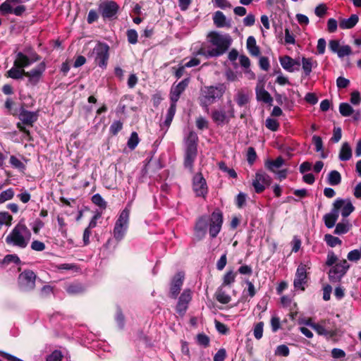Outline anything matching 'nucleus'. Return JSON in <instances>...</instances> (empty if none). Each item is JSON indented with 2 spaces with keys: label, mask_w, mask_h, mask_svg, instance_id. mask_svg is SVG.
<instances>
[{
  "label": "nucleus",
  "mask_w": 361,
  "mask_h": 361,
  "mask_svg": "<svg viewBox=\"0 0 361 361\" xmlns=\"http://www.w3.org/2000/svg\"><path fill=\"white\" fill-rule=\"evenodd\" d=\"M223 214L219 209L214 210L210 215L200 216L195 223V235L198 240L203 239L207 232L211 238H215L221 230Z\"/></svg>",
  "instance_id": "nucleus-1"
},
{
  "label": "nucleus",
  "mask_w": 361,
  "mask_h": 361,
  "mask_svg": "<svg viewBox=\"0 0 361 361\" xmlns=\"http://www.w3.org/2000/svg\"><path fill=\"white\" fill-rule=\"evenodd\" d=\"M209 42L214 48H201L199 54L209 57H216L224 54L231 44L232 39L229 35H222L216 32L208 35Z\"/></svg>",
  "instance_id": "nucleus-2"
},
{
  "label": "nucleus",
  "mask_w": 361,
  "mask_h": 361,
  "mask_svg": "<svg viewBox=\"0 0 361 361\" xmlns=\"http://www.w3.org/2000/svg\"><path fill=\"white\" fill-rule=\"evenodd\" d=\"M31 238V233L23 220L13 228L6 238L8 245L23 249L26 247Z\"/></svg>",
  "instance_id": "nucleus-3"
},
{
  "label": "nucleus",
  "mask_w": 361,
  "mask_h": 361,
  "mask_svg": "<svg viewBox=\"0 0 361 361\" xmlns=\"http://www.w3.org/2000/svg\"><path fill=\"white\" fill-rule=\"evenodd\" d=\"M225 91L226 86L224 84L203 87L200 90V94L198 98L200 105L204 108L206 111H208L209 106L217 99H221Z\"/></svg>",
  "instance_id": "nucleus-4"
},
{
  "label": "nucleus",
  "mask_w": 361,
  "mask_h": 361,
  "mask_svg": "<svg viewBox=\"0 0 361 361\" xmlns=\"http://www.w3.org/2000/svg\"><path fill=\"white\" fill-rule=\"evenodd\" d=\"M130 207L128 204L125 209L120 212L115 223L113 235L117 241H121L127 232L130 220Z\"/></svg>",
  "instance_id": "nucleus-5"
},
{
  "label": "nucleus",
  "mask_w": 361,
  "mask_h": 361,
  "mask_svg": "<svg viewBox=\"0 0 361 361\" xmlns=\"http://www.w3.org/2000/svg\"><path fill=\"white\" fill-rule=\"evenodd\" d=\"M349 268L350 265L345 259L337 262L329 271V281L331 283L339 282Z\"/></svg>",
  "instance_id": "nucleus-6"
},
{
  "label": "nucleus",
  "mask_w": 361,
  "mask_h": 361,
  "mask_svg": "<svg viewBox=\"0 0 361 361\" xmlns=\"http://www.w3.org/2000/svg\"><path fill=\"white\" fill-rule=\"evenodd\" d=\"M119 6L114 1H103L98 6V12L104 19L116 18Z\"/></svg>",
  "instance_id": "nucleus-7"
},
{
  "label": "nucleus",
  "mask_w": 361,
  "mask_h": 361,
  "mask_svg": "<svg viewBox=\"0 0 361 361\" xmlns=\"http://www.w3.org/2000/svg\"><path fill=\"white\" fill-rule=\"evenodd\" d=\"M109 46L104 43L97 44L93 49L92 54L94 55L95 63L102 68L106 66L109 59Z\"/></svg>",
  "instance_id": "nucleus-8"
},
{
  "label": "nucleus",
  "mask_w": 361,
  "mask_h": 361,
  "mask_svg": "<svg viewBox=\"0 0 361 361\" xmlns=\"http://www.w3.org/2000/svg\"><path fill=\"white\" fill-rule=\"evenodd\" d=\"M36 274L31 270H25L18 276L20 288L24 291L33 290L35 286Z\"/></svg>",
  "instance_id": "nucleus-9"
},
{
  "label": "nucleus",
  "mask_w": 361,
  "mask_h": 361,
  "mask_svg": "<svg viewBox=\"0 0 361 361\" xmlns=\"http://www.w3.org/2000/svg\"><path fill=\"white\" fill-rule=\"evenodd\" d=\"M21 3L20 0H6L0 6V11L2 14L13 13L16 16H20L25 11V6L16 5Z\"/></svg>",
  "instance_id": "nucleus-10"
},
{
  "label": "nucleus",
  "mask_w": 361,
  "mask_h": 361,
  "mask_svg": "<svg viewBox=\"0 0 361 361\" xmlns=\"http://www.w3.org/2000/svg\"><path fill=\"white\" fill-rule=\"evenodd\" d=\"M46 70L45 62H41L37 67L29 71H25V76L27 78V85L35 86L40 81Z\"/></svg>",
  "instance_id": "nucleus-11"
},
{
  "label": "nucleus",
  "mask_w": 361,
  "mask_h": 361,
  "mask_svg": "<svg viewBox=\"0 0 361 361\" xmlns=\"http://www.w3.org/2000/svg\"><path fill=\"white\" fill-rule=\"evenodd\" d=\"M271 183V178L263 171H257L252 180V186L257 193L262 192Z\"/></svg>",
  "instance_id": "nucleus-12"
},
{
  "label": "nucleus",
  "mask_w": 361,
  "mask_h": 361,
  "mask_svg": "<svg viewBox=\"0 0 361 361\" xmlns=\"http://www.w3.org/2000/svg\"><path fill=\"white\" fill-rule=\"evenodd\" d=\"M333 207L338 211V214L341 211V215L344 218L348 217L355 210L350 199L337 198L333 203Z\"/></svg>",
  "instance_id": "nucleus-13"
},
{
  "label": "nucleus",
  "mask_w": 361,
  "mask_h": 361,
  "mask_svg": "<svg viewBox=\"0 0 361 361\" xmlns=\"http://www.w3.org/2000/svg\"><path fill=\"white\" fill-rule=\"evenodd\" d=\"M40 60L39 56L33 52L30 54V57H28L22 52H18L16 54V59L14 60L13 65L18 68L24 69V68L30 66L32 63L37 62Z\"/></svg>",
  "instance_id": "nucleus-14"
},
{
  "label": "nucleus",
  "mask_w": 361,
  "mask_h": 361,
  "mask_svg": "<svg viewBox=\"0 0 361 361\" xmlns=\"http://www.w3.org/2000/svg\"><path fill=\"white\" fill-rule=\"evenodd\" d=\"M234 116V110L232 106L228 114L224 109L214 110L212 113V118L218 126L228 123L230 118Z\"/></svg>",
  "instance_id": "nucleus-15"
},
{
  "label": "nucleus",
  "mask_w": 361,
  "mask_h": 361,
  "mask_svg": "<svg viewBox=\"0 0 361 361\" xmlns=\"http://www.w3.org/2000/svg\"><path fill=\"white\" fill-rule=\"evenodd\" d=\"M189 78H185L178 82L176 86H173L170 92L171 103L176 104L180 94L185 91L189 84Z\"/></svg>",
  "instance_id": "nucleus-16"
},
{
  "label": "nucleus",
  "mask_w": 361,
  "mask_h": 361,
  "mask_svg": "<svg viewBox=\"0 0 361 361\" xmlns=\"http://www.w3.org/2000/svg\"><path fill=\"white\" fill-rule=\"evenodd\" d=\"M184 274L182 272L177 273L172 279L170 288V297L176 298L179 294L183 283Z\"/></svg>",
  "instance_id": "nucleus-17"
},
{
  "label": "nucleus",
  "mask_w": 361,
  "mask_h": 361,
  "mask_svg": "<svg viewBox=\"0 0 361 361\" xmlns=\"http://www.w3.org/2000/svg\"><path fill=\"white\" fill-rule=\"evenodd\" d=\"M193 189L197 196H204L207 193L206 180L201 173H197L194 176Z\"/></svg>",
  "instance_id": "nucleus-18"
},
{
  "label": "nucleus",
  "mask_w": 361,
  "mask_h": 361,
  "mask_svg": "<svg viewBox=\"0 0 361 361\" xmlns=\"http://www.w3.org/2000/svg\"><path fill=\"white\" fill-rule=\"evenodd\" d=\"M307 279V268L306 265L303 264H300L296 271L295 277L294 279V286L296 288H300L301 290H304L305 288L303 285L306 283Z\"/></svg>",
  "instance_id": "nucleus-19"
},
{
  "label": "nucleus",
  "mask_w": 361,
  "mask_h": 361,
  "mask_svg": "<svg viewBox=\"0 0 361 361\" xmlns=\"http://www.w3.org/2000/svg\"><path fill=\"white\" fill-rule=\"evenodd\" d=\"M197 148L185 147V157H184V166L188 169L190 171H192L193 163L197 157Z\"/></svg>",
  "instance_id": "nucleus-20"
},
{
  "label": "nucleus",
  "mask_w": 361,
  "mask_h": 361,
  "mask_svg": "<svg viewBox=\"0 0 361 361\" xmlns=\"http://www.w3.org/2000/svg\"><path fill=\"white\" fill-rule=\"evenodd\" d=\"M37 111L22 109L19 114V119L22 121L23 124L30 126H32L33 123L37 120Z\"/></svg>",
  "instance_id": "nucleus-21"
},
{
  "label": "nucleus",
  "mask_w": 361,
  "mask_h": 361,
  "mask_svg": "<svg viewBox=\"0 0 361 361\" xmlns=\"http://www.w3.org/2000/svg\"><path fill=\"white\" fill-rule=\"evenodd\" d=\"M279 61L283 68L290 73L295 70L294 68L295 66H299L300 65L299 61L293 59L288 56L280 57Z\"/></svg>",
  "instance_id": "nucleus-22"
},
{
  "label": "nucleus",
  "mask_w": 361,
  "mask_h": 361,
  "mask_svg": "<svg viewBox=\"0 0 361 361\" xmlns=\"http://www.w3.org/2000/svg\"><path fill=\"white\" fill-rule=\"evenodd\" d=\"M359 17L356 14H353L348 18H342L339 21V26L341 29H351L358 23Z\"/></svg>",
  "instance_id": "nucleus-23"
},
{
  "label": "nucleus",
  "mask_w": 361,
  "mask_h": 361,
  "mask_svg": "<svg viewBox=\"0 0 361 361\" xmlns=\"http://www.w3.org/2000/svg\"><path fill=\"white\" fill-rule=\"evenodd\" d=\"M352 155L353 152L350 144L347 142H343L339 151L338 159L342 161H346L351 159Z\"/></svg>",
  "instance_id": "nucleus-24"
},
{
  "label": "nucleus",
  "mask_w": 361,
  "mask_h": 361,
  "mask_svg": "<svg viewBox=\"0 0 361 361\" xmlns=\"http://www.w3.org/2000/svg\"><path fill=\"white\" fill-rule=\"evenodd\" d=\"M338 216V211L335 210L333 207L331 212L326 214L323 217L325 226L328 228H333L336 224Z\"/></svg>",
  "instance_id": "nucleus-25"
},
{
  "label": "nucleus",
  "mask_w": 361,
  "mask_h": 361,
  "mask_svg": "<svg viewBox=\"0 0 361 361\" xmlns=\"http://www.w3.org/2000/svg\"><path fill=\"white\" fill-rule=\"evenodd\" d=\"M302 68L304 71V73L306 76H308L313 68L317 66V63L316 61L313 60L312 58H302Z\"/></svg>",
  "instance_id": "nucleus-26"
},
{
  "label": "nucleus",
  "mask_w": 361,
  "mask_h": 361,
  "mask_svg": "<svg viewBox=\"0 0 361 361\" xmlns=\"http://www.w3.org/2000/svg\"><path fill=\"white\" fill-rule=\"evenodd\" d=\"M247 49L249 53L254 56H258L260 54L259 47L256 44L255 38L250 36L247 39Z\"/></svg>",
  "instance_id": "nucleus-27"
},
{
  "label": "nucleus",
  "mask_w": 361,
  "mask_h": 361,
  "mask_svg": "<svg viewBox=\"0 0 361 361\" xmlns=\"http://www.w3.org/2000/svg\"><path fill=\"white\" fill-rule=\"evenodd\" d=\"M235 100L239 106L246 105L250 101V95L245 90H239L235 96Z\"/></svg>",
  "instance_id": "nucleus-28"
},
{
  "label": "nucleus",
  "mask_w": 361,
  "mask_h": 361,
  "mask_svg": "<svg viewBox=\"0 0 361 361\" xmlns=\"http://www.w3.org/2000/svg\"><path fill=\"white\" fill-rule=\"evenodd\" d=\"M283 164V159L281 157H279L275 160H267L265 162V166L268 170L275 172V170L281 167Z\"/></svg>",
  "instance_id": "nucleus-29"
},
{
  "label": "nucleus",
  "mask_w": 361,
  "mask_h": 361,
  "mask_svg": "<svg viewBox=\"0 0 361 361\" xmlns=\"http://www.w3.org/2000/svg\"><path fill=\"white\" fill-rule=\"evenodd\" d=\"M25 71L24 69H22L21 68H18L17 66H15L13 65V67H12L8 72H7V76L13 78V79H21L23 76H25Z\"/></svg>",
  "instance_id": "nucleus-30"
},
{
  "label": "nucleus",
  "mask_w": 361,
  "mask_h": 361,
  "mask_svg": "<svg viewBox=\"0 0 361 361\" xmlns=\"http://www.w3.org/2000/svg\"><path fill=\"white\" fill-rule=\"evenodd\" d=\"M327 181L331 185H338L341 182L340 173L336 170L330 171L327 177Z\"/></svg>",
  "instance_id": "nucleus-31"
},
{
  "label": "nucleus",
  "mask_w": 361,
  "mask_h": 361,
  "mask_svg": "<svg viewBox=\"0 0 361 361\" xmlns=\"http://www.w3.org/2000/svg\"><path fill=\"white\" fill-rule=\"evenodd\" d=\"M351 227V225L348 220H344L336 224L334 233L336 235H341L348 232Z\"/></svg>",
  "instance_id": "nucleus-32"
},
{
  "label": "nucleus",
  "mask_w": 361,
  "mask_h": 361,
  "mask_svg": "<svg viewBox=\"0 0 361 361\" xmlns=\"http://www.w3.org/2000/svg\"><path fill=\"white\" fill-rule=\"evenodd\" d=\"M256 95L257 100L262 101L264 103L269 104L272 102L270 94L263 88L257 89Z\"/></svg>",
  "instance_id": "nucleus-33"
},
{
  "label": "nucleus",
  "mask_w": 361,
  "mask_h": 361,
  "mask_svg": "<svg viewBox=\"0 0 361 361\" xmlns=\"http://www.w3.org/2000/svg\"><path fill=\"white\" fill-rule=\"evenodd\" d=\"M176 104L171 103L170 107L168 109L166 119L164 122V126H165L167 128L170 126L173 116L176 114Z\"/></svg>",
  "instance_id": "nucleus-34"
},
{
  "label": "nucleus",
  "mask_w": 361,
  "mask_h": 361,
  "mask_svg": "<svg viewBox=\"0 0 361 361\" xmlns=\"http://www.w3.org/2000/svg\"><path fill=\"white\" fill-rule=\"evenodd\" d=\"M214 23L218 27H222L226 25V16L221 11H216L214 15Z\"/></svg>",
  "instance_id": "nucleus-35"
},
{
  "label": "nucleus",
  "mask_w": 361,
  "mask_h": 361,
  "mask_svg": "<svg viewBox=\"0 0 361 361\" xmlns=\"http://www.w3.org/2000/svg\"><path fill=\"white\" fill-rule=\"evenodd\" d=\"M198 137L196 133L190 131L185 140V147H197Z\"/></svg>",
  "instance_id": "nucleus-36"
},
{
  "label": "nucleus",
  "mask_w": 361,
  "mask_h": 361,
  "mask_svg": "<svg viewBox=\"0 0 361 361\" xmlns=\"http://www.w3.org/2000/svg\"><path fill=\"white\" fill-rule=\"evenodd\" d=\"M312 141L315 146V151L317 152H322L321 157L322 159H325L326 157V156L323 152V142H322V138L319 136L314 135L312 137Z\"/></svg>",
  "instance_id": "nucleus-37"
},
{
  "label": "nucleus",
  "mask_w": 361,
  "mask_h": 361,
  "mask_svg": "<svg viewBox=\"0 0 361 361\" xmlns=\"http://www.w3.org/2000/svg\"><path fill=\"white\" fill-rule=\"evenodd\" d=\"M15 195L13 189L8 188L0 193V204H2L8 200L13 199Z\"/></svg>",
  "instance_id": "nucleus-38"
},
{
  "label": "nucleus",
  "mask_w": 361,
  "mask_h": 361,
  "mask_svg": "<svg viewBox=\"0 0 361 361\" xmlns=\"http://www.w3.org/2000/svg\"><path fill=\"white\" fill-rule=\"evenodd\" d=\"M191 299H192L191 290L190 289H185L181 293L178 302H180V303L188 306V304L190 302Z\"/></svg>",
  "instance_id": "nucleus-39"
},
{
  "label": "nucleus",
  "mask_w": 361,
  "mask_h": 361,
  "mask_svg": "<svg viewBox=\"0 0 361 361\" xmlns=\"http://www.w3.org/2000/svg\"><path fill=\"white\" fill-rule=\"evenodd\" d=\"M339 112L343 116H350L353 113V109L348 103H341L339 105Z\"/></svg>",
  "instance_id": "nucleus-40"
},
{
  "label": "nucleus",
  "mask_w": 361,
  "mask_h": 361,
  "mask_svg": "<svg viewBox=\"0 0 361 361\" xmlns=\"http://www.w3.org/2000/svg\"><path fill=\"white\" fill-rule=\"evenodd\" d=\"M216 298L222 304H227L231 301V297L222 290L221 288L219 289L216 293Z\"/></svg>",
  "instance_id": "nucleus-41"
},
{
  "label": "nucleus",
  "mask_w": 361,
  "mask_h": 361,
  "mask_svg": "<svg viewBox=\"0 0 361 361\" xmlns=\"http://www.w3.org/2000/svg\"><path fill=\"white\" fill-rule=\"evenodd\" d=\"M324 240L326 244L331 247L342 243V241L338 237H335L331 234H326L324 236Z\"/></svg>",
  "instance_id": "nucleus-42"
},
{
  "label": "nucleus",
  "mask_w": 361,
  "mask_h": 361,
  "mask_svg": "<svg viewBox=\"0 0 361 361\" xmlns=\"http://www.w3.org/2000/svg\"><path fill=\"white\" fill-rule=\"evenodd\" d=\"M92 202L100 207L101 209H106L107 204L106 202L99 194H95L92 197Z\"/></svg>",
  "instance_id": "nucleus-43"
},
{
  "label": "nucleus",
  "mask_w": 361,
  "mask_h": 361,
  "mask_svg": "<svg viewBox=\"0 0 361 361\" xmlns=\"http://www.w3.org/2000/svg\"><path fill=\"white\" fill-rule=\"evenodd\" d=\"M347 258L350 262H357L361 259V247L359 249H355L348 252Z\"/></svg>",
  "instance_id": "nucleus-44"
},
{
  "label": "nucleus",
  "mask_w": 361,
  "mask_h": 361,
  "mask_svg": "<svg viewBox=\"0 0 361 361\" xmlns=\"http://www.w3.org/2000/svg\"><path fill=\"white\" fill-rule=\"evenodd\" d=\"M236 273L229 271L224 276L223 286H229L235 281Z\"/></svg>",
  "instance_id": "nucleus-45"
},
{
  "label": "nucleus",
  "mask_w": 361,
  "mask_h": 361,
  "mask_svg": "<svg viewBox=\"0 0 361 361\" xmlns=\"http://www.w3.org/2000/svg\"><path fill=\"white\" fill-rule=\"evenodd\" d=\"M139 143L138 135L135 132H133L130 135V138L128 140V147L130 149H134Z\"/></svg>",
  "instance_id": "nucleus-46"
},
{
  "label": "nucleus",
  "mask_w": 361,
  "mask_h": 361,
  "mask_svg": "<svg viewBox=\"0 0 361 361\" xmlns=\"http://www.w3.org/2000/svg\"><path fill=\"white\" fill-rule=\"evenodd\" d=\"M266 127L271 131H276L279 128V122L274 118H268L265 121Z\"/></svg>",
  "instance_id": "nucleus-47"
},
{
  "label": "nucleus",
  "mask_w": 361,
  "mask_h": 361,
  "mask_svg": "<svg viewBox=\"0 0 361 361\" xmlns=\"http://www.w3.org/2000/svg\"><path fill=\"white\" fill-rule=\"evenodd\" d=\"M263 326L264 323L259 322L254 327L253 334L255 338L257 340L260 339L263 336Z\"/></svg>",
  "instance_id": "nucleus-48"
},
{
  "label": "nucleus",
  "mask_w": 361,
  "mask_h": 361,
  "mask_svg": "<svg viewBox=\"0 0 361 361\" xmlns=\"http://www.w3.org/2000/svg\"><path fill=\"white\" fill-rule=\"evenodd\" d=\"M197 342L199 345L207 347L209 345V338L204 334H199L197 335Z\"/></svg>",
  "instance_id": "nucleus-49"
},
{
  "label": "nucleus",
  "mask_w": 361,
  "mask_h": 361,
  "mask_svg": "<svg viewBox=\"0 0 361 361\" xmlns=\"http://www.w3.org/2000/svg\"><path fill=\"white\" fill-rule=\"evenodd\" d=\"M289 353H290L289 348L286 345H279L275 350V355H279V356L287 357V356H288Z\"/></svg>",
  "instance_id": "nucleus-50"
},
{
  "label": "nucleus",
  "mask_w": 361,
  "mask_h": 361,
  "mask_svg": "<svg viewBox=\"0 0 361 361\" xmlns=\"http://www.w3.org/2000/svg\"><path fill=\"white\" fill-rule=\"evenodd\" d=\"M137 32L135 30L130 29L127 31L128 41L130 44H136L137 42Z\"/></svg>",
  "instance_id": "nucleus-51"
},
{
  "label": "nucleus",
  "mask_w": 361,
  "mask_h": 361,
  "mask_svg": "<svg viewBox=\"0 0 361 361\" xmlns=\"http://www.w3.org/2000/svg\"><path fill=\"white\" fill-rule=\"evenodd\" d=\"M351 48L349 45H344L340 47L337 55L339 58H343L345 56L351 54Z\"/></svg>",
  "instance_id": "nucleus-52"
},
{
  "label": "nucleus",
  "mask_w": 361,
  "mask_h": 361,
  "mask_svg": "<svg viewBox=\"0 0 361 361\" xmlns=\"http://www.w3.org/2000/svg\"><path fill=\"white\" fill-rule=\"evenodd\" d=\"M350 85V80L344 77L339 76L336 80V85L338 89L346 88Z\"/></svg>",
  "instance_id": "nucleus-53"
},
{
  "label": "nucleus",
  "mask_w": 361,
  "mask_h": 361,
  "mask_svg": "<svg viewBox=\"0 0 361 361\" xmlns=\"http://www.w3.org/2000/svg\"><path fill=\"white\" fill-rule=\"evenodd\" d=\"M338 262V257L334 254V252H329L327 255V259L326 262V264L329 267H333V265L336 264Z\"/></svg>",
  "instance_id": "nucleus-54"
},
{
  "label": "nucleus",
  "mask_w": 361,
  "mask_h": 361,
  "mask_svg": "<svg viewBox=\"0 0 361 361\" xmlns=\"http://www.w3.org/2000/svg\"><path fill=\"white\" fill-rule=\"evenodd\" d=\"M257 158V154L253 147H250L247 149V160L250 164H252Z\"/></svg>",
  "instance_id": "nucleus-55"
},
{
  "label": "nucleus",
  "mask_w": 361,
  "mask_h": 361,
  "mask_svg": "<svg viewBox=\"0 0 361 361\" xmlns=\"http://www.w3.org/2000/svg\"><path fill=\"white\" fill-rule=\"evenodd\" d=\"M63 357L62 353L59 350H54L47 357L46 361H61Z\"/></svg>",
  "instance_id": "nucleus-56"
},
{
  "label": "nucleus",
  "mask_w": 361,
  "mask_h": 361,
  "mask_svg": "<svg viewBox=\"0 0 361 361\" xmlns=\"http://www.w3.org/2000/svg\"><path fill=\"white\" fill-rule=\"evenodd\" d=\"M123 127V124L120 121H115L110 126V131L113 135H116Z\"/></svg>",
  "instance_id": "nucleus-57"
},
{
  "label": "nucleus",
  "mask_w": 361,
  "mask_h": 361,
  "mask_svg": "<svg viewBox=\"0 0 361 361\" xmlns=\"http://www.w3.org/2000/svg\"><path fill=\"white\" fill-rule=\"evenodd\" d=\"M338 23L334 18H329L327 21V30L330 33H334L337 30Z\"/></svg>",
  "instance_id": "nucleus-58"
},
{
  "label": "nucleus",
  "mask_w": 361,
  "mask_h": 361,
  "mask_svg": "<svg viewBox=\"0 0 361 361\" xmlns=\"http://www.w3.org/2000/svg\"><path fill=\"white\" fill-rule=\"evenodd\" d=\"M312 329H314L319 335L326 336L329 334V331H327L322 325L319 324H310Z\"/></svg>",
  "instance_id": "nucleus-59"
},
{
  "label": "nucleus",
  "mask_w": 361,
  "mask_h": 361,
  "mask_svg": "<svg viewBox=\"0 0 361 361\" xmlns=\"http://www.w3.org/2000/svg\"><path fill=\"white\" fill-rule=\"evenodd\" d=\"M259 65L261 69L267 71L270 67L268 58L265 56H261L259 60Z\"/></svg>",
  "instance_id": "nucleus-60"
},
{
  "label": "nucleus",
  "mask_w": 361,
  "mask_h": 361,
  "mask_svg": "<svg viewBox=\"0 0 361 361\" xmlns=\"http://www.w3.org/2000/svg\"><path fill=\"white\" fill-rule=\"evenodd\" d=\"M10 164L11 166L16 169H24V164L15 156H11L10 157Z\"/></svg>",
  "instance_id": "nucleus-61"
},
{
  "label": "nucleus",
  "mask_w": 361,
  "mask_h": 361,
  "mask_svg": "<svg viewBox=\"0 0 361 361\" xmlns=\"http://www.w3.org/2000/svg\"><path fill=\"white\" fill-rule=\"evenodd\" d=\"M271 326L273 332H276L281 328L280 319L278 317H271Z\"/></svg>",
  "instance_id": "nucleus-62"
},
{
  "label": "nucleus",
  "mask_w": 361,
  "mask_h": 361,
  "mask_svg": "<svg viewBox=\"0 0 361 361\" xmlns=\"http://www.w3.org/2000/svg\"><path fill=\"white\" fill-rule=\"evenodd\" d=\"M227 263V258H226V252L223 254L220 259L218 260L216 263V269L219 271H221L224 269Z\"/></svg>",
  "instance_id": "nucleus-63"
},
{
  "label": "nucleus",
  "mask_w": 361,
  "mask_h": 361,
  "mask_svg": "<svg viewBox=\"0 0 361 361\" xmlns=\"http://www.w3.org/2000/svg\"><path fill=\"white\" fill-rule=\"evenodd\" d=\"M226 352L224 348L219 349L214 356V361H224Z\"/></svg>",
  "instance_id": "nucleus-64"
}]
</instances>
